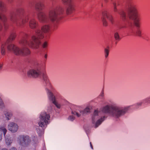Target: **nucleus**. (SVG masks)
I'll return each mask as SVG.
<instances>
[{
    "label": "nucleus",
    "instance_id": "1",
    "mask_svg": "<svg viewBox=\"0 0 150 150\" xmlns=\"http://www.w3.org/2000/svg\"><path fill=\"white\" fill-rule=\"evenodd\" d=\"M44 37L43 33L38 30L35 35L32 36L31 40L28 41L25 39H23L21 42L23 47H16L14 50V53L16 55H26L30 53V51L28 48L29 47L33 48H37L40 44V40Z\"/></svg>",
    "mask_w": 150,
    "mask_h": 150
},
{
    "label": "nucleus",
    "instance_id": "2",
    "mask_svg": "<svg viewBox=\"0 0 150 150\" xmlns=\"http://www.w3.org/2000/svg\"><path fill=\"white\" fill-rule=\"evenodd\" d=\"M112 110H110V107L108 105H106L101 109V111L96 110L94 111L92 117V122L95 124L96 127H97L100 125L103 120L102 118L96 121L98 118V117L102 115L103 113H109L110 115L112 117H120L122 114V110L121 107L118 106H114L111 108Z\"/></svg>",
    "mask_w": 150,
    "mask_h": 150
},
{
    "label": "nucleus",
    "instance_id": "3",
    "mask_svg": "<svg viewBox=\"0 0 150 150\" xmlns=\"http://www.w3.org/2000/svg\"><path fill=\"white\" fill-rule=\"evenodd\" d=\"M126 10L127 12L129 18L134 21V22L129 20L128 26L130 33H134L135 27L139 28L140 27L139 20L137 18V10L136 6L132 0H127L126 5Z\"/></svg>",
    "mask_w": 150,
    "mask_h": 150
},
{
    "label": "nucleus",
    "instance_id": "4",
    "mask_svg": "<svg viewBox=\"0 0 150 150\" xmlns=\"http://www.w3.org/2000/svg\"><path fill=\"white\" fill-rule=\"evenodd\" d=\"M44 6L43 4L40 3L36 6V8L38 11L37 16L38 20L41 22H45L48 20V18L52 21H54L58 15V13L55 11L50 12L48 16L43 11H40Z\"/></svg>",
    "mask_w": 150,
    "mask_h": 150
},
{
    "label": "nucleus",
    "instance_id": "5",
    "mask_svg": "<svg viewBox=\"0 0 150 150\" xmlns=\"http://www.w3.org/2000/svg\"><path fill=\"white\" fill-rule=\"evenodd\" d=\"M50 118L49 114L45 111L41 112L39 116V120L38 124L39 127L42 128H45L49 124V120Z\"/></svg>",
    "mask_w": 150,
    "mask_h": 150
},
{
    "label": "nucleus",
    "instance_id": "6",
    "mask_svg": "<svg viewBox=\"0 0 150 150\" xmlns=\"http://www.w3.org/2000/svg\"><path fill=\"white\" fill-rule=\"evenodd\" d=\"M18 143L22 146L26 147L30 145L31 140L28 135H21L18 138Z\"/></svg>",
    "mask_w": 150,
    "mask_h": 150
},
{
    "label": "nucleus",
    "instance_id": "7",
    "mask_svg": "<svg viewBox=\"0 0 150 150\" xmlns=\"http://www.w3.org/2000/svg\"><path fill=\"white\" fill-rule=\"evenodd\" d=\"M40 68L39 67L35 69H31L27 72V75L29 77H38L40 74Z\"/></svg>",
    "mask_w": 150,
    "mask_h": 150
},
{
    "label": "nucleus",
    "instance_id": "8",
    "mask_svg": "<svg viewBox=\"0 0 150 150\" xmlns=\"http://www.w3.org/2000/svg\"><path fill=\"white\" fill-rule=\"evenodd\" d=\"M72 114L79 117L84 115L83 111L81 108L80 106H75L74 109L72 112Z\"/></svg>",
    "mask_w": 150,
    "mask_h": 150
},
{
    "label": "nucleus",
    "instance_id": "9",
    "mask_svg": "<svg viewBox=\"0 0 150 150\" xmlns=\"http://www.w3.org/2000/svg\"><path fill=\"white\" fill-rule=\"evenodd\" d=\"M138 109V108H136V104L134 105L124 107L122 108V115L129 112H131Z\"/></svg>",
    "mask_w": 150,
    "mask_h": 150
},
{
    "label": "nucleus",
    "instance_id": "10",
    "mask_svg": "<svg viewBox=\"0 0 150 150\" xmlns=\"http://www.w3.org/2000/svg\"><path fill=\"white\" fill-rule=\"evenodd\" d=\"M18 128V125L14 122H11L8 125V129L12 132H16Z\"/></svg>",
    "mask_w": 150,
    "mask_h": 150
},
{
    "label": "nucleus",
    "instance_id": "11",
    "mask_svg": "<svg viewBox=\"0 0 150 150\" xmlns=\"http://www.w3.org/2000/svg\"><path fill=\"white\" fill-rule=\"evenodd\" d=\"M143 104L145 105H148L150 104V96L143 99L141 101L137 103H136V108L139 109Z\"/></svg>",
    "mask_w": 150,
    "mask_h": 150
},
{
    "label": "nucleus",
    "instance_id": "12",
    "mask_svg": "<svg viewBox=\"0 0 150 150\" xmlns=\"http://www.w3.org/2000/svg\"><path fill=\"white\" fill-rule=\"evenodd\" d=\"M102 16L103 17L107 18L112 24L114 23V21L113 17L107 12L106 11H104L102 13Z\"/></svg>",
    "mask_w": 150,
    "mask_h": 150
},
{
    "label": "nucleus",
    "instance_id": "13",
    "mask_svg": "<svg viewBox=\"0 0 150 150\" xmlns=\"http://www.w3.org/2000/svg\"><path fill=\"white\" fill-rule=\"evenodd\" d=\"M46 91L49 99L52 101V103L56 101L55 96L50 90L46 89Z\"/></svg>",
    "mask_w": 150,
    "mask_h": 150
},
{
    "label": "nucleus",
    "instance_id": "14",
    "mask_svg": "<svg viewBox=\"0 0 150 150\" xmlns=\"http://www.w3.org/2000/svg\"><path fill=\"white\" fill-rule=\"evenodd\" d=\"M67 5L66 13L67 14H70L74 10V5L73 2L70 3Z\"/></svg>",
    "mask_w": 150,
    "mask_h": 150
},
{
    "label": "nucleus",
    "instance_id": "15",
    "mask_svg": "<svg viewBox=\"0 0 150 150\" xmlns=\"http://www.w3.org/2000/svg\"><path fill=\"white\" fill-rule=\"evenodd\" d=\"M0 19L3 21H5L6 18L4 14V7L1 4L0 5Z\"/></svg>",
    "mask_w": 150,
    "mask_h": 150
},
{
    "label": "nucleus",
    "instance_id": "16",
    "mask_svg": "<svg viewBox=\"0 0 150 150\" xmlns=\"http://www.w3.org/2000/svg\"><path fill=\"white\" fill-rule=\"evenodd\" d=\"M8 41V43L7 45V48L8 50L9 51H13L14 52V50L16 46H15L14 44L9 43V40H7L6 41Z\"/></svg>",
    "mask_w": 150,
    "mask_h": 150
},
{
    "label": "nucleus",
    "instance_id": "17",
    "mask_svg": "<svg viewBox=\"0 0 150 150\" xmlns=\"http://www.w3.org/2000/svg\"><path fill=\"white\" fill-rule=\"evenodd\" d=\"M37 25V22L34 19L31 20L29 22L30 27L32 29H34Z\"/></svg>",
    "mask_w": 150,
    "mask_h": 150
},
{
    "label": "nucleus",
    "instance_id": "18",
    "mask_svg": "<svg viewBox=\"0 0 150 150\" xmlns=\"http://www.w3.org/2000/svg\"><path fill=\"white\" fill-rule=\"evenodd\" d=\"M6 132L7 130L5 127H0V140H1L2 139L3 133L4 135H5Z\"/></svg>",
    "mask_w": 150,
    "mask_h": 150
},
{
    "label": "nucleus",
    "instance_id": "19",
    "mask_svg": "<svg viewBox=\"0 0 150 150\" xmlns=\"http://www.w3.org/2000/svg\"><path fill=\"white\" fill-rule=\"evenodd\" d=\"M50 29L49 26L48 25H45L43 26L41 28L43 32L46 33Z\"/></svg>",
    "mask_w": 150,
    "mask_h": 150
},
{
    "label": "nucleus",
    "instance_id": "20",
    "mask_svg": "<svg viewBox=\"0 0 150 150\" xmlns=\"http://www.w3.org/2000/svg\"><path fill=\"white\" fill-rule=\"evenodd\" d=\"M103 17L102 18V21L103 22V25L104 26L107 27L108 26V23L106 20L105 17H104L103 16Z\"/></svg>",
    "mask_w": 150,
    "mask_h": 150
},
{
    "label": "nucleus",
    "instance_id": "21",
    "mask_svg": "<svg viewBox=\"0 0 150 150\" xmlns=\"http://www.w3.org/2000/svg\"><path fill=\"white\" fill-rule=\"evenodd\" d=\"M135 32L134 33H131L134 34H136L139 37L141 36L142 32L139 28H137V30L136 31L135 30Z\"/></svg>",
    "mask_w": 150,
    "mask_h": 150
},
{
    "label": "nucleus",
    "instance_id": "22",
    "mask_svg": "<svg viewBox=\"0 0 150 150\" xmlns=\"http://www.w3.org/2000/svg\"><path fill=\"white\" fill-rule=\"evenodd\" d=\"M91 108V107L90 106H88L84 110H83V114L89 112Z\"/></svg>",
    "mask_w": 150,
    "mask_h": 150
},
{
    "label": "nucleus",
    "instance_id": "23",
    "mask_svg": "<svg viewBox=\"0 0 150 150\" xmlns=\"http://www.w3.org/2000/svg\"><path fill=\"white\" fill-rule=\"evenodd\" d=\"M5 115L6 117L8 120H9L12 115L11 113L9 112H6L5 113Z\"/></svg>",
    "mask_w": 150,
    "mask_h": 150
},
{
    "label": "nucleus",
    "instance_id": "24",
    "mask_svg": "<svg viewBox=\"0 0 150 150\" xmlns=\"http://www.w3.org/2000/svg\"><path fill=\"white\" fill-rule=\"evenodd\" d=\"M16 37V34L14 33H12L10 35L8 40H9H9H13Z\"/></svg>",
    "mask_w": 150,
    "mask_h": 150
},
{
    "label": "nucleus",
    "instance_id": "25",
    "mask_svg": "<svg viewBox=\"0 0 150 150\" xmlns=\"http://www.w3.org/2000/svg\"><path fill=\"white\" fill-rule=\"evenodd\" d=\"M53 104H54L56 107H57V108L58 109H60L61 108V104L58 103L57 101L56 100L55 102H54V103H53Z\"/></svg>",
    "mask_w": 150,
    "mask_h": 150
},
{
    "label": "nucleus",
    "instance_id": "26",
    "mask_svg": "<svg viewBox=\"0 0 150 150\" xmlns=\"http://www.w3.org/2000/svg\"><path fill=\"white\" fill-rule=\"evenodd\" d=\"M8 43V41H6L5 42H3L1 45V49H2V48L3 49H6V47H7V45Z\"/></svg>",
    "mask_w": 150,
    "mask_h": 150
},
{
    "label": "nucleus",
    "instance_id": "27",
    "mask_svg": "<svg viewBox=\"0 0 150 150\" xmlns=\"http://www.w3.org/2000/svg\"><path fill=\"white\" fill-rule=\"evenodd\" d=\"M105 57V58H107L109 54V50L107 48H105L104 49Z\"/></svg>",
    "mask_w": 150,
    "mask_h": 150
},
{
    "label": "nucleus",
    "instance_id": "28",
    "mask_svg": "<svg viewBox=\"0 0 150 150\" xmlns=\"http://www.w3.org/2000/svg\"><path fill=\"white\" fill-rule=\"evenodd\" d=\"M12 140L9 138H7L6 139V144L8 145H10L12 143Z\"/></svg>",
    "mask_w": 150,
    "mask_h": 150
},
{
    "label": "nucleus",
    "instance_id": "29",
    "mask_svg": "<svg viewBox=\"0 0 150 150\" xmlns=\"http://www.w3.org/2000/svg\"><path fill=\"white\" fill-rule=\"evenodd\" d=\"M62 1L63 3L67 5L72 3L71 0H62Z\"/></svg>",
    "mask_w": 150,
    "mask_h": 150
},
{
    "label": "nucleus",
    "instance_id": "30",
    "mask_svg": "<svg viewBox=\"0 0 150 150\" xmlns=\"http://www.w3.org/2000/svg\"><path fill=\"white\" fill-rule=\"evenodd\" d=\"M115 39L117 40H119L120 39L119 34L117 32H116L114 34Z\"/></svg>",
    "mask_w": 150,
    "mask_h": 150
},
{
    "label": "nucleus",
    "instance_id": "31",
    "mask_svg": "<svg viewBox=\"0 0 150 150\" xmlns=\"http://www.w3.org/2000/svg\"><path fill=\"white\" fill-rule=\"evenodd\" d=\"M42 78L45 81H47L48 80V76L46 74H44L42 76Z\"/></svg>",
    "mask_w": 150,
    "mask_h": 150
},
{
    "label": "nucleus",
    "instance_id": "32",
    "mask_svg": "<svg viewBox=\"0 0 150 150\" xmlns=\"http://www.w3.org/2000/svg\"><path fill=\"white\" fill-rule=\"evenodd\" d=\"M75 117L73 116H70L68 117V120L71 121H73Z\"/></svg>",
    "mask_w": 150,
    "mask_h": 150
},
{
    "label": "nucleus",
    "instance_id": "33",
    "mask_svg": "<svg viewBox=\"0 0 150 150\" xmlns=\"http://www.w3.org/2000/svg\"><path fill=\"white\" fill-rule=\"evenodd\" d=\"M47 46V43L46 42H44L42 45V47L43 48H46Z\"/></svg>",
    "mask_w": 150,
    "mask_h": 150
},
{
    "label": "nucleus",
    "instance_id": "34",
    "mask_svg": "<svg viewBox=\"0 0 150 150\" xmlns=\"http://www.w3.org/2000/svg\"><path fill=\"white\" fill-rule=\"evenodd\" d=\"M1 52L2 55H5L6 52V49H3V48H2V49H1Z\"/></svg>",
    "mask_w": 150,
    "mask_h": 150
},
{
    "label": "nucleus",
    "instance_id": "35",
    "mask_svg": "<svg viewBox=\"0 0 150 150\" xmlns=\"http://www.w3.org/2000/svg\"><path fill=\"white\" fill-rule=\"evenodd\" d=\"M122 20H123L124 18L125 19L126 18V14L123 11H122Z\"/></svg>",
    "mask_w": 150,
    "mask_h": 150
},
{
    "label": "nucleus",
    "instance_id": "36",
    "mask_svg": "<svg viewBox=\"0 0 150 150\" xmlns=\"http://www.w3.org/2000/svg\"><path fill=\"white\" fill-rule=\"evenodd\" d=\"M27 22V21L25 19H23L22 20L21 24H24L25 23H26Z\"/></svg>",
    "mask_w": 150,
    "mask_h": 150
},
{
    "label": "nucleus",
    "instance_id": "37",
    "mask_svg": "<svg viewBox=\"0 0 150 150\" xmlns=\"http://www.w3.org/2000/svg\"><path fill=\"white\" fill-rule=\"evenodd\" d=\"M9 150H17L14 147H12Z\"/></svg>",
    "mask_w": 150,
    "mask_h": 150
},
{
    "label": "nucleus",
    "instance_id": "38",
    "mask_svg": "<svg viewBox=\"0 0 150 150\" xmlns=\"http://www.w3.org/2000/svg\"><path fill=\"white\" fill-rule=\"evenodd\" d=\"M52 107L51 106H50L49 108V110H52Z\"/></svg>",
    "mask_w": 150,
    "mask_h": 150
},
{
    "label": "nucleus",
    "instance_id": "39",
    "mask_svg": "<svg viewBox=\"0 0 150 150\" xmlns=\"http://www.w3.org/2000/svg\"><path fill=\"white\" fill-rule=\"evenodd\" d=\"M2 67V64H0V69H1Z\"/></svg>",
    "mask_w": 150,
    "mask_h": 150
},
{
    "label": "nucleus",
    "instance_id": "40",
    "mask_svg": "<svg viewBox=\"0 0 150 150\" xmlns=\"http://www.w3.org/2000/svg\"><path fill=\"white\" fill-rule=\"evenodd\" d=\"M114 11H116V7L115 6L114 7Z\"/></svg>",
    "mask_w": 150,
    "mask_h": 150
},
{
    "label": "nucleus",
    "instance_id": "41",
    "mask_svg": "<svg viewBox=\"0 0 150 150\" xmlns=\"http://www.w3.org/2000/svg\"><path fill=\"white\" fill-rule=\"evenodd\" d=\"M90 145H91V148L92 149H93V146L91 144V142H90Z\"/></svg>",
    "mask_w": 150,
    "mask_h": 150
},
{
    "label": "nucleus",
    "instance_id": "42",
    "mask_svg": "<svg viewBox=\"0 0 150 150\" xmlns=\"http://www.w3.org/2000/svg\"><path fill=\"white\" fill-rule=\"evenodd\" d=\"M1 150H7V149L5 148H4L1 149Z\"/></svg>",
    "mask_w": 150,
    "mask_h": 150
},
{
    "label": "nucleus",
    "instance_id": "43",
    "mask_svg": "<svg viewBox=\"0 0 150 150\" xmlns=\"http://www.w3.org/2000/svg\"><path fill=\"white\" fill-rule=\"evenodd\" d=\"M47 57V55L46 54H45V58H46Z\"/></svg>",
    "mask_w": 150,
    "mask_h": 150
},
{
    "label": "nucleus",
    "instance_id": "44",
    "mask_svg": "<svg viewBox=\"0 0 150 150\" xmlns=\"http://www.w3.org/2000/svg\"><path fill=\"white\" fill-rule=\"evenodd\" d=\"M1 108V105H0V108Z\"/></svg>",
    "mask_w": 150,
    "mask_h": 150
}]
</instances>
